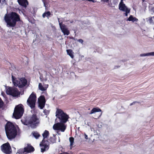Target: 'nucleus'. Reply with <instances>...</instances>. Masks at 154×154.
I'll return each mask as SVG.
<instances>
[{"label": "nucleus", "mask_w": 154, "mask_h": 154, "mask_svg": "<svg viewBox=\"0 0 154 154\" xmlns=\"http://www.w3.org/2000/svg\"><path fill=\"white\" fill-rule=\"evenodd\" d=\"M4 20L7 25L11 27H15L17 22L20 20V16L17 13L13 12L8 14H6L4 17Z\"/></svg>", "instance_id": "1"}, {"label": "nucleus", "mask_w": 154, "mask_h": 154, "mask_svg": "<svg viewBox=\"0 0 154 154\" xmlns=\"http://www.w3.org/2000/svg\"><path fill=\"white\" fill-rule=\"evenodd\" d=\"M6 134L7 138L10 140L15 138L17 134V130L12 123L8 122L5 127Z\"/></svg>", "instance_id": "2"}, {"label": "nucleus", "mask_w": 154, "mask_h": 154, "mask_svg": "<svg viewBox=\"0 0 154 154\" xmlns=\"http://www.w3.org/2000/svg\"><path fill=\"white\" fill-rule=\"evenodd\" d=\"M22 123L24 125H29L32 128H35L39 125L40 121L37 115L33 114L30 116L29 119H25L21 120Z\"/></svg>", "instance_id": "3"}, {"label": "nucleus", "mask_w": 154, "mask_h": 154, "mask_svg": "<svg viewBox=\"0 0 154 154\" xmlns=\"http://www.w3.org/2000/svg\"><path fill=\"white\" fill-rule=\"evenodd\" d=\"M56 116L59 119L60 122L66 123L69 118V117L66 113L61 109H57L56 112Z\"/></svg>", "instance_id": "4"}, {"label": "nucleus", "mask_w": 154, "mask_h": 154, "mask_svg": "<svg viewBox=\"0 0 154 154\" xmlns=\"http://www.w3.org/2000/svg\"><path fill=\"white\" fill-rule=\"evenodd\" d=\"M23 106L20 104L16 106L14 110L13 116L16 119L20 118L24 112V109Z\"/></svg>", "instance_id": "5"}, {"label": "nucleus", "mask_w": 154, "mask_h": 154, "mask_svg": "<svg viewBox=\"0 0 154 154\" xmlns=\"http://www.w3.org/2000/svg\"><path fill=\"white\" fill-rule=\"evenodd\" d=\"M12 82L14 85L19 88H22L25 87L27 83V81L24 77H22L18 80H15L13 75L12 76Z\"/></svg>", "instance_id": "6"}, {"label": "nucleus", "mask_w": 154, "mask_h": 154, "mask_svg": "<svg viewBox=\"0 0 154 154\" xmlns=\"http://www.w3.org/2000/svg\"><path fill=\"white\" fill-rule=\"evenodd\" d=\"M36 100V94L34 92H32L28 99L27 103L31 109H32L35 107Z\"/></svg>", "instance_id": "7"}, {"label": "nucleus", "mask_w": 154, "mask_h": 154, "mask_svg": "<svg viewBox=\"0 0 154 154\" xmlns=\"http://www.w3.org/2000/svg\"><path fill=\"white\" fill-rule=\"evenodd\" d=\"M1 148L2 151L5 154H11L12 153L11 147L8 142L3 144Z\"/></svg>", "instance_id": "8"}, {"label": "nucleus", "mask_w": 154, "mask_h": 154, "mask_svg": "<svg viewBox=\"0 0 154 154\" xmlns=\"http://www.w3.org/2000/svg\"><path fill=\"white\" fill-rule=\"evenodd\" d=\"M6 93L8 94L11 95L13 97L17 96L20 94V92L17 88L11 87H9L8 88L6 91Z\"/></svg>", "instance_id": "9"}, {"label": "nucleus", "mask_w": 154, "mask_h": 154, "mask_svg": "<svg viewBox=\"0 0 154 154\" xmlns=\"http://www.w3.org/2000/svg\"><path fill=\"white\" fill-rule=\"evenodd\" d=\"M65 123L61 122L57 123L53 125V128L55 130H60L62 132H64L66 128V126L64 124Z\"/></svg>", "instance_id": "10"}, {"label": "nucleus", "mask_w": 154, "mask_h": 154, "mask_svg": "<svg viewBox=\"0 0 154 154\" xmlns=\"http://www.w3.org/2000/svg\"><path fill=\"white\" fill-rule=\"evenodd\" d=\"M35 150L34 148L31 146L30 144H28L27 146L24 147L23 150L22 149L21 150V152H20V151L18 152L19 153H22V152H26L27 153H30L33 152Z\"/></svg>", "instance_id": "11"}, {"label": "nucleus", "mask_w": 154, "mask_h": 154, "mask_svg": "<svg viewBox=\"0 0 154 154\" xmlns=\"http://www.w3.org/2000/svg\"><path fill=\"white\" fill-rule=\"evenodd\" d=\"M60 29L64 35H68L70 33V32L66 27V26L63 24L62 22L59 23Z\"/></svg>", "instance_id": "12"}, {"label": "nucleus", "mask_w": 154, "mask_h": 154, "mask_svg": "<svg viewBox=\"0 0 154 154\" xmlns=\"http://www.w3.org/2000/svg\"><path fill=\"white\" fill-rule=\"evenodd\" d=\"M45 99L43 95L41 96L38 99V106L40 109H43L45 106Z\"/></svg>", "instance_id": "13"}, {"label": "nucleus", "mask_w": 154, "mask_h": 154, "mask_svg": "<svg viewBox=\"0 0 154 154\" xmlns=\"http://www.w3.org/2000/svg\"><path fill=\"white\" fill-rule=\"evenodd\" d=\"M49 143H47L46 141H42L41 143H40V145L41 146V152H43L48 150L49 148Z\"/></svg>", "instance_id": "14"}, {"label": "nucleus", "mask_w": 154, "mask_h": 154, "mask_svg": "<svg viewBox=\"0 0 154 154\" xmlns=\"http://www.w3.org/2000/svg\"><path fill=\"white\" fill-rule=\"evenodd\" d=\"M102 111L101 109L99 108L98 107H95L94 108L92 109L91 110L90 112V114H92L94 113H95L96 112H101ZM102 114V112H101L100 113H99L97 116L96 115V114L94 116L95 117V119H98L99 118L101 115Z\"/></svg>", "instance_id": "15"}, {"label": "nucleus", "mask_w": 154, "mask_h": 154, "mask_svg": "<svg viewBox=\"0 0 154 154\" xmlns=\"http://www.w3.org/2000/svg\"><path fill=\"white\" fill-rule=\"evenodd\" d=\"M19 5L22 7L26 8L29 4L27 0H17Z\"/></svg>", "instance_id": "16"}, {"label": "nucleus", "mask_w": 154, "mask_h": 154, "mask_svg": "<svg viewBox=\"0 0 154 154\" xmlns=\"http://www.w3.org/2000/svg\"><path fill=\"white\" fill-rule=\"evenodd\" d=\"M49 132L48 131L45 130L44 131V133L42 134V136L43 137V139L42 141L43 142L45 141H46V140L45 139L46 138H47L49 135Z\"/></svg>", "instance_id": "17"}, {"label": "nucleus", "mask_w": 154, "mask_h": 154, "mask_svg": "<svg viewBox=\"0 0 154 154\" xmlns=\"http://www.w3.org/2000/svg\"><path fill=\"white\" fill-rule=\"evenodd\" d=\"M128 8L125 5L124 3H119V9L125 12L126 9Z\"/></svg>", "instance_id": "18"}, {"label": "nucleus", "mask_w": 154, "mask_h": 154, "mask_svg": "<svg viewBox=\"0 0 154 154\" xmlns=\"http://www.w3.org/2000/svg\"><path fill=\"white\" fill-rule=\"evenodd\" d=\"M46 142L47 143H54L56 142V140L54 137H50V138L48 140H46Z\"/></svg>", "instance_id": "19"}, {"label": "nucleus", "mask_w": 154, "mask_h": 154, "mask_svg": "<svg viewBox=\"0 0 154 154\" xmlns=\"http://www.w3.org/2000/svg\"><path fill=\"white\" fill-rule=\"evenodd\" d=\"M138 20L135 17H133L132 15H131L129 17L127 20V21H131L132 22H134L135 21H137Z\"/></svg>", "instance_id": "20"}, {"label": "nucleus", "mask_w": 154, "mask_h": 154, "mask_svg": "<svg viewBox=\"0 0 154 154\" xmlns=\"http://www.w3.org/2000/svg\"><path fill=\"white\" fill-rule=\"evenodd\" d=\"M51 14L49 11H48L44 12L42 15L43 17L45 18L46 17H47L48 18L51 17Z\"/></svg>", "instance_id": "21"}, {"label": "nucleus", "mask_w": 154, "mask_h": 154, "mask_svg": "<svg viewBox=\"0 0 154 154\" xmlns=\"http://www.w3.org/2000/svg\"><path fill=\"white\" fill-rule=\"evenodd\" d=\"M67 54L69 55L72 58H74V56L73 55L74 53L72 50L71 49H68L66 50Z\"/></svg>", "instance_id": "22"}, {"label": "nucleus", "mask_w": 154, "mask_h": 154, "mask_svg": "<svg viewBox=\"0 0 154 154\" xmlns=\"http://www.w3.org/2000/svg\"><path fill=\"white\" fill-rule=\"evenodd\" d=\"M154 55V52H152L146 54H141L140 55L141 56H153Z\"/></svg>", "instance_id": "23"}, {"label": "nucleus", "mask_w": 154, "mask_h": 154, "mask_svg": "<svg viewBox=\"0 0 154 154\" xmlns=\"http://www.w3.org/2000/svg\"><path fill=\"white\" fill-rule=\"evenodd\" d=\"M38 88L40 90L42 91H45L47 89L46 88H44L43 87L41 83H39L38 85Z\"/></svg>", "instance_id": "24"}, {"label": "nucleus", "mask_w": 154, "mask_h": 154, "mask_svg": "<svg viewBox=\"0 0 154 154\" xmlns=\"http://www.w3.org/2000/svg\"><path fill=\"white\" fill-rule=\"evenodd\" d=\"M33 136L36 139H37L40 136V135L37 132H33L32 133Z\"/></svg>", "instance_id": "25"}, {"label": "nucleus", "mask_w": 154, "mask_h": 154, "mask_svg": "<svg viewBox=\"0 0 154 154\" xmlns=\"http://www.w3.org/2000/svg\"><path fill=\"white\" fill-rule=\"evenodd\" d=\"M74 138L72 137H70L69 138V140L70 142V146L72 147L74 143Z\"/></svg>", "instance_id": "26"}, {"label": "nucleus", "mask_w": 154, "mask_h": 154, "mask_svg": "<svg viewBox=\"0 0 154 154\" xmlns=\"http://www.w3.org/2000/svg\"><path fill=\"white\" fill-rule=\"evenodd\" d=\"M42 1L44 3V6L45 7V9H46L47 8L48 3L46 1V0H42Z\"/></svg>", "instance_id": "27"}, {"label": "nucleus", "mask_w": 154, "mask_h": 154, "mask_svg": "<svg viewBox=\"0 0 154 154\" xmlns=\"http://www.w3.org/2000/svg\"><path fill=\"white\" fill-rule=\"evenodd\" d=\"M130 10L129 8H127L126 9L125 11V16H128V14L130 13Z\"/></svg>", "instance_id": "28"}, {"label": "nucleus", "mask_w": 154, "mask_h": 154, "mask_svg": "<svg viewBox=\"0 0 154 154\" xmlns=\"http://www.w3.org/2000/svg\"><path fill=\"white\" fill-rule=\"evenodd\" d=\"M4 104V102L0 97V109L2 107Z\"/></svg>", "instance_id": "29"}, {"label": "nucleus", "mask_w": 154, "mask_h": 154, "mask_svg": "<svg viewBox=\"0 0 154 154\" xmlns=\"http://www.w3.org/2000/svg\"><path fill=\"white\" fill-rule=\"evenodd\" d=\"M152 17H151L149 18L148 20L150 23H153V21L152 19Z\"/></svg>", "instance_id": "30"}, {"label": "nucleus", "mask_w": 154, "mask_h": 154, "mask_svg": "<svg viewBox=\"0 0 154 154\" xmlns=\"http://www.w3.org/2000/svg\"><path fill=\"white\" fill-rule=\"evenodd\" d=\"M109 0H101V2L104 3H108L109 2Z\"/></svg>", "instance_id": "31"}, {"label": "nucleus", "mask_w": 154, "mask_h": 154, "mask_svg": "<svg viewBox=\"0 0 154 154\" xmlns=\"http://www.w3.org/2000/svg\"><path fill=\"white\" fill-rule=\"evenodd\" d=\"M77 41L78 42L81 43L82 44H83V40L82 39H78L77 40Z\"/></svg>", "instance_id": "32"}, {"label": "nucleus", "mask_w": 154, "mask_h": 154, "mask_svg": "<svg viewBox=\"0 0 154 154\" xmlns=\"http://www.w3.org/2000/svg\"><path fill=\"white\" fill-rule=\"evenodd\" d=\"M139 103L138 102H137V101H134V102H133V103H131L130 104V106H131L133 104H135V103Z\"/></svg>", "instance_id": "33"}, {"label": "nucleus", "mask_w": 154, "mask_h": 154, "mask_svg": "<svg viewBox=\"0 0 154 154\" xmlns=\"http://www.w3.org/2000/svg\"><path fill=\"white\" fill-rule=\"evenodd\" d=\"M68 37L70 39H73L74 40H75V38L73 37Z\"/></svg>", "instance_id": "34"}, {"label": "nucleus", "mask_w": 154, "mask_h": 154, "mask_svg": "<svg viewBox=\"0 0 154 154\" xmlns=\"http://www.w3.org/2000/svg\"><path fill=\"white\" fill-rule=\"evenodd\" d=\"M123 0H121V1L120 2V3H124L123 2Z\"/></svg>", "instance_id": "35"}, {"label": "nucleus", "mask_w": 154, "mask_h": 154, "mask_svg": "<svg viewBox=\"0 0 154 154\" xmlns=\"http://www.w3.org/2000/svg\"><path fill=\"white\" fill-rule=\"evenodd\" d=\"M87 137H88V136H87V135H85V138L86 139H87Z\"/></svg>", "instance_id": "36"}, {"label": "nucleus", "mask_w": 154, "mask_h": 154, "mask_svg": "<svg viewBox=\"0 0 154 154\" xmlns=\"http://www.w3.org/2000/svg\"><path fill=\"white\" fill-rule=\"evenodd\" d=\"M145 0H142V1L143 2H144L145 1Z\"/></svg>", "instance_id": "37"}, {"label": "nucleus", "mask_w": 154, "mask_h": 154, "mask_svg": "<svg viewBox=\"0 0 154 154\" xmlns=\"http://www.w3.org/2000/svg\"><path fill=\"white\" fill-rule=\"evenodd\" d=\"M154 9V8H152V10H153Z\"/></svg>", "instance_id": "38"}, {"label": "nucleus", "mask_w": 154, "mask_h": 154, "mask_svg": "<svg viewBox=\"0 0 154 154\" xmlns=\"http://www.w3.org/2000/svg\"><path fill=\"white\" fill-rule=\"evenodd\" d=\"M152 17L154 19V16Z\"/></svg>", "instance_id": "39"}, {"label": "nucleus", "mask_w": 154, "mask_h": 154, "mask_svg": "<svg viewBox=\"0 0 154 154\" xmlns=\"http://www.w3.org/2000/svg\"><path fill=\"white\" fill-rule=\"evenodd\" d=\"M1 0H0V3H1Z\"/></svg>", "instance_id": "40"}]
</instances>
